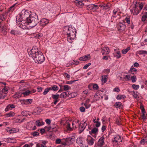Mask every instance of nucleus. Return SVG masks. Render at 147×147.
I'll return each instance as SVG.
<instances>
[{"label":"nucleus","instance_id":"1a4fd4ad","mask_svg":"<svg viewBox=\"0 0 147 147\" xmlns=\"http://www.w3.org/2000/svg\"><path fill=\"white\" fill-rule=\"evenodd\" d=\"M49 22V20H48L43 18L40 20V22L39 23L40 26H46Z\"/></svg>","mask_w":147,"mask_h":147},{"label":"nucleus","instance_id":"13d9d810","mask_svg":"<svg viewBox=\"0 0 147 147\" xmlns=\"http://www.w3.org/2000/svg\"><path fill=\"white\" fill-rule=\"evenodd\" d=\"M95 123H96L95 125L96 126V127L98 128L100 126V122L97 121Z\"/></svg>","mask_w":147,"mask_h":147},{"label":"nucleus","instance_id":"4be33fe9","mask_svg":"<svg viewBox=\"0 0 147 147\" xmlns=\"http://www.w3.org/2000/svg\"><path fill=\"white\" fill-rule=\"evenodd\" d=\"M129 71L131 73L133 74H136L137 69L132 66L130 68Z\"/></svg>","mask_w":147,"mask_h":147},{"label":"nucleus","instance_id":"49530a36","mask_svg":"<svg viewBox=\"0 0 147 147\" xmlns=\"http://www.w3.org/2000/svg\"><path fill=\"white\" fill-rule=\"evenodd\" d=\"M99 97L97 95H95L93 98V100L94 102H96L99 99Z\"/></svg>","mask_w":147,"mask_h":147},{"label":"nucleus","instance_id":"5701e85b","mask_svg":"<svg viewBox=\"0 0 147 147\" xmlns=\"http://www.w3.org/2000/svg\"><path fill=\"white\" fill-rule=\"evenodd\" d=\"M147 143V136L145 137L140 142V144L144 145L145 144Z\"/></svg>","mask_w":147,"mask_h":147},{"label":"nucleus","instance_id":"473e14b6","mask_svg":"<svg viewBox=\"0 0 147 147\" xmlns=\"http://www.w3.org/2000/svg\"><path fill=\"white\" fill-rule=\"evenodd\" d=\"M31 134L34 137L38 136L39 135V133L37 131L31 132Z\"/></svg>","mask_w":147,"mask_h":147},{"label":"nucleus","instance_id":"3c124183","mask_svg":"<svg viewBox=\"0 0 147 147\" xmlns=\"http://www.w3.org/2000/svg\"><path fill=\"white\" fill-rule=\"evenodd\" d=\"M131 94L134 98H137L138 95L135 93L134 91H132L131 92Z\"/></svg>","mask_w":147,"mask_h":147},{"label":"nucleus","instance_id":"a878e982","mask_svg":"<svg viewBox=\"0 0 147 147\" xmlns=\"http://www.w3.org/2000/svg\"><path fill=\"white\" fill-rule=\"evenodd\" d=\"M15 115V113L11 111L9 113H8L6 114V116L7 117H13Z\"/></svg>","mask_w":147,"mask_h":147},{"label":"nucleus","instance_id":"c03bdc74","mask_svg":"<svg viewBox=\"0 0 147 147\" xmlns=\"http://www.w3.org/2000/svg\"><path fill=\"white\" fill-rule=\"evenodd\" d=\"M138 53L140 54H147V51H146L140 50L138 51Z\"/></svg>","mask_w":147,"mask_h":147},{"label":"nucleus","instance_id":"37998d69","mask_svg":"<svg viewBox=\"0 0 147 147\" xmlns=\"http://www.w3.org/2000/svg\"><path fill=\"white\" fill-rule=\"evenodd\" d=\"M70 88V87L67 85H65L63 86V89L65 91H67Z\"/></svg>","mask_w":147,"mask_h":147},{"label":"nucleus","instance_id":"9d476101","mask_svg":"<svg viewBox=\"0 0 147 147\" xmlns=\"http://www.w3.org/2000/svg\"><path fill=\"white\" fill-rule=\"evenodd\" d=\"M88 138L86 140L89 146H92L93 145L95 140L90 136L88 135Z\"/></svg>","mask_w":147,"mask_h":147},{"label":"nucleus","instance_id":"79ce46f5","mask_svg":"<svg viewBox=\"0 0 147 147\" xmlns=\"http://www.w3.org/2000/svg\"><path fill=\"white\" fill-rule=\"evenodd\" d=\"M131 79L132 82H135L136 80V77L135 76H131Z\"/></svg>","mask_w":147,"mask_h":147},{"label":"nucleus","instance_id":"aec40b11","mask_svg":"<svg viewBox=\"0 0 147 147\" xmlns=\"http://www.w3.org/2000/svg\"><path fill=\"white\" fill-rule=\"evenodd\" d=\"M135 5H136V7L139 6L140 11L142 9L143 7V4L141 2H136Z\"/></svg>","mask_w":147,"mask_h":147},{"label":"nucleus","instance_id":"20e7f679","mask_svg":"<svg viewBox=\"0 0 147 147\" xmlns=\"http://www.w3.org/2000/svg\"><path fill=\"white\" fill-rule=\"evenodd\" d=\"M30 16H31L30 13L27 11L25 10H22L20 13V16L23 18L24 20H26V22L28 21V19Z\"/></svg>","mask_w":147,"mask_h":147},{"label":"nucleus","instance_id":"bb28decb","mask_svg":"<svg viewBox=\"0 0 147 147\" xmlns=\"http://www.w3.org/2000/svg\"><path fill=\"white\" fill-rule=\"evenodd\" d=\"M22 96V94L20 92H16L14 95V98H18L21 97Z\"/></svg>","mask_w":147,"mask_h":147},{"label":"nucleus","instance_id":"864d4df0","mask_svg":"<svg viewBox=\"0 0 147 147\" xmlns=\"http://www.w3.org/2000/svg\"><path fill=\"white\" fill-rule=\"evenodd\" d=\"M61 98H63L65 97H66L65 95V92L62 93L59 96Z\"/></svg>","mask_w":147,"mask_h":147},{"label":"nucleus","instance_id":"4c0bfd02","mask_svg":"<svg viewBox=\"0 0 147 147\" xmlns=\"http://www.w3.org/2000/svg\"><path fill=\"white\" fill-rule=\"evenodd\" d=\"M16 4H13L12 6L10 7L9 9V11L10 12L13 11L15 9V6L16 5Z\"/></svg>","mask_w":147,"mask_h":147},{"label":"nucleus","instance_id":"7ed1b4c3","mask_svg":"<svg viewBox=\"0 0 147 147\" xmlns=\"http://www.w3.org/2000/svg\"><path fill=\"white\" fill-rule=\"evenodd\" d=\"M39 23L38 16L36 14L31 15L26 22L27 24L31 28L35 26Z\"/></svg>","mask_w":147,"mask_h":147},{"label":"nucleus","instance_id":"b1692460","mask_svg":"<svg viewBox=\"0 0 147 147\" xmlns=\"http://www.w3.org/2000/svg\"><path fill=\"white\" fill-rule=\"evenodd\" d=\"M126 98V96L123 95H118L116 97V98L118 100L124 99Z\"/></svg>","mask_w":147,"mask_h":147},{"label":"nucleus","instance_id":"cd10ccee","mask_svg":"<svg viewBox=\"0 0 147 147\" xmlns=\"http://www.w3.org/2000/svg\"><path fill=\"white\" fill-rule=\"evenodd\" d=\"M142 115L141 117L142 119L144 120H145L146 119V115L147 114L146 113L145 111L142 112Z\"/></svg>","mask_w":147,"mask_h":147},{"label":"nucleus","instance_id":"8fccbe9b","mask_svg":"<svg viewBox=\"0 0 147 147\" xmlns=\"http://www.w3.org/2000/svg\"><path fill=\"white\" fill-rule=\"evenodd\" d=\"M98 6L97 5L93 4V10L95 11L98 9Z\"/></svg>","mask_w":147,"mask_h":147},{"label":"nucleus","instance_id":"6ab92c4d","mask_svg":"<svg viewBox=\"0 0 147 147\" xmlns=\"http://www.w3.org/2000/svg\"><path fill=\"white\" fill-rule=\"evenodd\" d=\"M101 81L102 83L103 84L105 83L107 80L108 76L107 75H104L102 76L101 77Z\"/></svg>","mask_w":147,"mask_h":147},{"label":"nucleus","instance_id":"a18cd8bd","mask_svg":"<svg viewBox=\"0 0 147 147\" xmlns=\"http://www.w3.org/2000/svg\"><path fill=\"white\" fill-rule=\"evenodd\" d=\"M132 87L134 89L137 90L139 88V86L138 85H136L134 84L132 85Z\"/></svg>","mask_w":147,"mask_h":147},{"label":"nucleus","instance_id":"f704fd0d","mask_svg":"<svg viewBox=\"0 0 147 147\" xmlns=\"http://www.w3.org/2000/svg\"><path fill=\"white\" fill-rule=\"evenodd\" d=\"M93 4L88 5L87 6V9L90 10H93Z\"/></svg>","mask_w":147,"mask_h":147},{"label":"nucleus","instance_id":"4d7b16f0","mask_svg":"<svg viewBox=\"0 0 147 147\" xmlns=\"http://www.w3.org/2000/svg\"><path fill=\"white\" fill-rule=\"evenodd\" d=\"M91 65V63H89L86 64L83 67L84 69H86L90 65Z\"/></svg>","mask_w":147,"mask_h":147},{"label":"nucleus","instance_id":"f03ea898","mask_svg":"<svg viewBox=\"0 0 147 147\" xmlns=\"http://www.w3.org/2000/svg\"><path fill=\"white\" fill-rule=\"evenodd\" d=\"M63 31L66 33L67 36V41L70 43H71L72 40H73L76 36V31L75 28L71 27L65 26L63 28Z\"/></svg>","mask_w":147,"mask_h":147},{"label":"nucleus","instance_id":"f257e3e1","mask_svg":"<svg viewBox=\"0 0 147 147\" xmlns=\"http://www.w3.org/2000/svg\"><path fill=\"white\" fill-rule=\"evenodd\" d=\"M28 54L30 57L33 58L36 63L40 64L45 60L42 53L38 50L36 47H33L30 51L28 52Z\"/></svg>","mask_w":147,"mask_h":147},{"label":"nucleus","instance_id":"774afa93","mask_svg":"<svg viewBox=\"0 0 147 147\" xmlns=\"http://www.w3.org/2000/svg\"><path fill=\"white\" fill-rule=\"evenodd\" d=\"M37 147H47L46 146L43 145L42 144H38L36 145Z\"/></svg>","mask_w":147,"mask_h":147},{"label":"nucleus","instance_id":"6e6552de","mask_svg":"<svg viewBox=\"0 0 147 147\" xmlns=\"http://www.w3.org/2000/svg\"><path fill=\"white\" fill-rule=\"evenodd\" d=\"M132 13L133 15H137L140 11V10L138 9V7H136V5H134L132 9L131 10Z\"/></svg>","mask_w":147,"mask_h":147},{"label":"nucleus","instance_id":"052dcab7","mask_svg":"<svg viewBox=\"0 0 147 147\" xmlns=\"http://www.w3.org/2000/svg\"><path fill=\"white\" fill-rule=\"evenodd\" d=\"M51 128V127L50 126H46L44 127L45 130L47 131H49L50 130Z\"/></svg>","mask_w":147,"mask_h":147},{"label":"nucleus","instance_id":"c85d7f7f","mask_svg":"<svg viewBox=\"0 0 147 147\" xmlns=\"http://www.w3.org/2000/svg\"><path fill=\"white\" fill-rule=\"evenodd\" d=\"M130 49V47H127L126 49H123L121 51L122 53L123 54H126Z\"/></svg>","mask_w":147,"mask_h":147},{"label":"nucleus","instance_id":"f3484780","mask_svg":"<svg viewBox=\"0 0 147 147\" xmlns=\"http://www.w3.org/2000/svg\"><path fill=\"white\" fill-rule=\"evenodd\" d=\"M99 6L103 8V9H107L110 8V5L108 4H102L99 5Z\"/></svg>","mask_w":147,"mask_h":147},{"label":"nucleus","instance_id":"ea45409f","mask_svg":"<svg viewBox=\"0 0 147 147\" xmlns=\"http://www.w3.org/2000/svg\"><path fill=\"white\" fill-rule=\"evenodd\" d=\"M18 19V21L19 22H22V21H23V20H24L23 18H22V17H21L20 16V14H19V16L18 15V16L16 18V19Z\"/></svg>","mask_w":147,"mask_h":147},{"label":"nucleus","instance_id":"338daca9","mask_svg":"<svg viewBox=\"0 0 147 147\" xmlns=\"http://www.w3.org/2000/svg\"><path fill=\"white\" fill-rule=\"evenodd\" d=\"M61 140H61L59 139H57L55 141V143L57 144H59L61 143Z\"/></svg>","mask_w":147,"mask_h":147},{"label":"nucleus","instance_id":"09e8293b","mask_svg":"<svg viewBox=\"0 0 147 147\" xmlns=\"http://www.w3.org/2000/svg\"><path fill=\"white\" fill-rule=\"evenodd\" d=\"M117 11L116 9H114L113 11V15L112 16L114 18H116L117 16H116V14L117 13Z\"/></svg>","mask_w":147,"mask_h":147},{"label":"nucleus","instance_id":"bf43d9fd","mask_svg":"<svg viewBox=\"0 0 147 147\" xmlns=\"http://www.w3.org/2000/svg\"><path fill=\"white\" fill-rule=\"evenodd\" d=\"M11 110L9 105H8L6 107L5 109V111H7L9 110Z\"/></svg>","mask_w":147,"mask_h":147},{"label":"nucleus","instance_id":"69168bd1","mask_svg":"<svg viewBox=\"0 0 147 147\" xmlns=\"http://www.w3.org/2000/svg\"><path fill=\"white\" fill-rule=\"evenodd\" d=\"M64 76H65L68 80L70 78V76L66 73H64Z\"/></svg>","mask_w":147,"mask_h":147},{"label":"nucleus","instance_id":"f8f14e48","mask_svg":"<svg viewBox=\"0 0 147 147\" xmlns=\"http://www.w3.org/2000/svg\"><path fill=\"white\" fill-rule=\"evenodd\" d=\"M101 52L102 55H107L109 53V49L106 47L102 48L101 50Z\"/></svg>","mask_w":147,"mask_h":147},{"label":"nucleus","instance_id":"393cba45","mask_svg":"<svg viewBox=\"0 0 147 147\" xmlns=\"http://www.w3.org/2000/svg\"><path fill=\"white\" fill-rule=\"evenodd\" d=\"M36 123L37 126H39L43 125L44 124V123L42 121L37 120L36 122Z\"/></svg>","mask_w":147,"mask_h":147},{"label":"nucleus","instance_id":"2f4dec72","mask_svg":"<svg viewBox=\"0 0 147 147\" xmlns=\"http://www.w3.org/2000/svg\"><path fill=\"white\" fill-rule=\"evenodd\" d=\"M131 75H127L124 76V78L126 80H129L131 79Z\"/></svg>","mask_w":147,"mask_h":147},{"label":"nucleus","instance_id":"c756f323","mask_svg":"<svg viewBox=\"0 0 147 147\" xmlns=\"http://www.w3.org/2000/svg\"><path fill=\"white\" fill-rule=\"evenodd\" d=\"M59 94H52L51 95V97L54 100L59 99Z\"/></svg>","mask_w":147,"mask_h":147},{"label":"nucleus","instance_id":"4468645a","mask_svg":"<svg viewBox=\"0 0 147 147\" xmlns=\"http://www.w3.org/2000/svg\"><path fill=\"white\" fill-rule=\"evenodd\" d=\"M74 139L73 138L69 137L66 138V139H62V141L64 140L66 141L67 144L70 145L74 141Z\"/></svg>","mask_w":147,"mask_h":147},{"label":"nucleus","instance_id":"2eb2a0df","mask_svg":"<svg viewBox=\"0 0 147 147\" xmlns=\"http://www.w3.org/2000/svg\"><path fill=\"white\" fill-rule=\"evenodd\" d=\"M90 56L89 54L88 55H86L83 56V57H81L80 58V60L82 61H85L88 60L90 58Z\"/></svg>","mask_w":147,"mask_h":147},{"label":"nucleus","instance_id":"e2e57ef3","mask_svg":"<svg viewBox=\"0 0 147 147\" xmlns=\"http://www.w3.org/2000/svg\"><path fill=\"white\" fill-rule=\"evenodd\" d=\"M49 92L48 89L47 88H46L43 92V94L44 95H45L47 94Z\"/></svg>","mask_w":147,"mask_h":147},{"label":"nucleus","instance_id":"72a5a7b5","mask_svg":"<svg viewBox=\"0 0 147 147\" xmlns=\"http://www.w3.org/2000/svg\"><path fill=\"white\" fill-rule=\"evenodd\" d=\"M31 93V91H30V90H28L26 91L25 92L22 93V94H23L24 95V96L28 95L30 94Z\"/></svg>","mask_w":147,"mask_h":147},{"label":"nucleus","instance_id":"603ef678","mask_svg":"<svg viewBox=\"0 0 147 147\" xmlns=\"http://www.w3.org/2000/svg\"><path fill=\"white\" fill-rule=\"evenodd\" d=\"M6 15V13H4L2 14H1L0 15V18H2L3 19L5 20V19Z\"/></svg>","mask_w":147,"mask_h":147},{"label":"nucleus","instance_id":"7c9ffc66","mask_svg":"<svg viewBox=\"0 0 147 147\" xmlns=\"http://www.w3.org/2000/svg\"><path fill=\"white\" fill-rule=\"evenodd\" d=\"M121 105V103L120 102H116L114 105V106L116 108H119Z\"/></svg>","mask_w":147,"mask_h":147},{"label":"nucleus","instance_id":"39448f33","mask_svg":"<svg viewBox=\"0 0 147 147\" xmlns=\"http://www.w3.org/2000/svg\"><path fill=\"white\" fill-rule=\"evenodd\" d=\"M8 92V89L6 86H5L1 90H0V99L4 98L6 96V94Z\"/></svg>","mask_w":147,"mask_h":147},{"label":"nucleus","instance_id":"680f3d73","mask_svg":"<svg viewBox=\"0 0 147 147\" xmlns=\"http://www.w3.org/2000/svg\"><path fill=\"white\" fill-rule=\"evenodd\" d=\"M42 36V33H40L37 34L36 35V36L38 38H41Z\"/></svg>","mask_w":147,"mask_h":147},{"label":"nucleus","instance_id":"ddd939ff","mask_svg":"<svg viewBox=\"0 0 147 147\" xmlns=\"http://www.w3.org/2000/svg\"><path fill=\"white\" fill-rule=\"evenodd\" d=\"M98 128L96 127H95L92 129L91 131H89V134L91 135H92V134H95V135L94 136H93L94 138H96V135L98 134Z\"/></svg>","mask_w":147,"mask_h":147},{"label":"nucleus","instance_id":"e433bc0d","mask_svg":"<svg viewBox=\"0 0 147 147\" xmlns=\"http://www.w3.org/2000/svg\"><path fill=\"white\" fill-rule=\"evenodd\" d=\"M21 113L22 115L25 116H27L28 115H30L28 112L26 111H22Z\"/></svg>","mask_w":147,"mask_h":147},{"label":"nucleus","instance_id":"dca6fc26","mask_svg":"<svg viewBox=\"0 0 147 147\" xmlns=\"http://www.w3.org/2000/svg\"><path fill=\"white\" fill-rule=\"evenodd\" d=\"M118 26H119V30L120 31H124L125 28L126 26L124 24L120 23L118 24Z\"/></svg>","mask_w":147,"mask_h":147},{"label":"nucleus","instance_id":"5fc2aeb1","mask_svg":"<svg viewBox=\"0 0 147 147\" xmlns=\"http://www.w3.org/2000/svg\"><path fill=\"white\" fill-rule=\"evenodd\" d=\"M10 33L11 34L15 35L17 34V32L16 30H12L11 31Z\"/></svg>","mask_w":147,"mask_h":147},{"label":"nucleus","instance_id":"a19ab883","mask_svg":"<svg viewBox=\"0 0 147 147\" xmlns=\"http://www.w3.org/2000/svg\"><path fill=\"white\" fill-rule=\"evenodd\" d=\"M70 125L69 123H68L66 126L67 130L69 131H71L72 130V128L70 127Z\"/></svg>","mask_w":147,"mask_h":147},{"label":"nucleus","instance_id":"de8ad7c7","mask_svg":"<svg viewBox=\"0 0 147 147\" xmlns=\"http://www.w3.org/2000/svg\"><path fill=\"white\" fill-rule=\"evenodd\" d=\"M54 91H56L57 90L59 89L58 87L56 85H53L52 86Z\"/></svg>","mask_w":147,"mask_h":147},{"label":"nucleus","instance_id":"423d86ee","mask_svg":"<svg viewBox=\"0 0 147 147\" xmlns=\"http://www.w3.org/2000/svg\"><path fill=\"white\" fill-rule=\"evenodd\" d=\"M123 138L118 135H115L113 138L112 140L114 143L118 144V143L122 142Z\"/></svg>","mask_w":147,"mask_h":147},{"label":"nucleus","instance_id":"a211bd4d","mask_svg":"<svg viewBox=\"0 0 147 147\" xmlns=\"http://www.w3.org/2000/svg\"><path fill=\"white\" fill-rule=\"evenodd\" d=\"M6 26H0V29L2 33L4 35H5L7 33Z\"/></svg>","mask_w":147,"mask_h":147},{"label":"nucleus","instance_id":"6e6d98bb","mask_svg":"<svg viewBox=\"0 0 147 147\" xmlns=\"http://www.w3.org/2000/svg\"><path fill=\"white\" fill-rule=\"evenodd\" d=\"M93 88L94 90H97L98 88V86L97 84H94L93 85Z\"/></svg>","mask_w":147,"mask_h":147},{"label":"nucleus","instance_id":"412c9836","mask_svg":"<svg viewBox=\"0 0 147 147\" xmlns=\"http://www.w3.org/2000/svg\"><path fill=\"white\" fill-rule=\"evenodd\" d=\"M142 14L143 15L142 16L141 20L142 22H145L146 20L147 19V12H145Z\"/></svg>","mask_w":147,"mask_h":147},{"label":"nucleus","instance_id":"9b49d317","mask_svg":"<svg viewBox=\"0 0 147 147\" xmlns=\"http://www.w3.org/2000/svg\"><path fill=\"white\" fill-rule=\"evenodd\" d=\"M104 141L105 138L102 136L100 138L98 142L97 145L98 147H101L104 145L105 144Z\"/></svg>","mask_w":147,"mask_h":147},{"label":"nucleus","instance_id":"58836bf2","mask_svg":"<svg viewBox=\"0 0 147 147\" xmlns=\"http://www.w3.org/2000/svg\"><path fill=\"white\" fill-rule=\"evenodd\" d=\"M116 57H117V59L119 58H120L121 57V54L120 53V52L119 51H117L116 52Z\"/></svg>","mask_w":147,"mask_h":147},{"label":"nucleus","instance_id":"0e129e2a","mask_svg":"<svg viewBox=\"0 0 147 147\" xmlns=\"http://www.w3.org/2000/svg\"><path fill=\"white\" fill-rule=\"evenodd\" d=\"M125 20L126 21V22L128 24H130V18H129L126 17L125 19Z\"/></svg>","mask_w":147,"mask_h":147},{"label":"nucleus","instance_id":"0eeeda50","mask_svg":"<svg viewBox=\"0 0 147 147\" xmlns=\"http://www.w3.org/2000/svg\"><path fill=\"white\" fill-rule=\"evenodd\" d=\"M87 125L86 121H85L84 123L79 125L78 130L79 133H81L84 131Z\"/></svg>","mask_w":147,"mask_h":147},{"label":"nucleus","instance_id":"c9c22d12","mask_svg":"<svg viewBox=\"0 0 147 147\" xmlns=\"http://www.w3.org/2000/svg\"><path fill=\"white\" fill-rule=\"evenodd\" d=\"M24 102L25 104L31 103L32 102V99H28L26 100H24Z\"/></svg>","mask_w":147,"mask_h":147}]
</instances>
